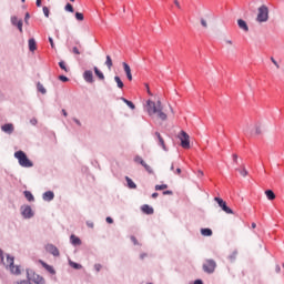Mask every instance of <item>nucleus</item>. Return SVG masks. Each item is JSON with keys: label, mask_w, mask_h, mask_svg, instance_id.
I'll return each mask as SVG.
<instances>
[{"label": "nucleus", "mask_w": 284, "mask_h": 284, "mask_svg": "<svg viewBox=\"0 0 284 284\" xmlns=\"http://www.w3.org/2000/svg\"><path fill=\"white\" fill-rule=\"evenodd\" d=\"M145 110L152 119H159L160 121H168V111L163 108L161 100L156 102L152 100L146 101Z\"/></svg>", "instance_id": "nucleus-1"}, {"label": "nucleus", "mask_w": 284, "mask_h": 284, "mask_svg": "<svg viewBox=\"0 0 284 284\" xmlns=\"http://www.w3.org/2000/svg\"><path fill=\"white\" fill-rule=\"evenodd\" d=\"M257 23H267L270 21V9L267 6L263 4L257 9Z\"/></svg>", "instance_id": "nucleus-2"}, {"label": "nucleus", "mask_w": 284, "mask_h": 284, "mask_svg": "<svg viewBox=\"0 0 284 284\" xmlns=\"http://www.w3.org/2000/svg\"><path fill=\"white\" fill-rule=\"evenodd\" d=\"M14 156L18 159L21 168H32L34 165L32 163V161H30V159H28V155H26V152H23V151L16 152Z\"/></svg>", "instance_id": "nucleus-3"}, {"label": "nucleus", "mask_w": 284, "mask_h": 284, "mask_svg": "<svg viewBox=\"0 0 284 284\" xmlns=\"http://www.w3.org/2000/svg\"><path fill=\"white\" fill-rule=\"evenodd\" d=\"M179 139L181 141V145L184 150H190V134L185 131H181Z\"/></svg>", "instance_id": "nucleus-4"}, {"label": "nucleus", "mask_w": 284, "mask_h": 284, "mask_svg": "<svg viewBox=\"0 0 284 284\" xmlns=\"http://www.w3.org/2000/svg\"><path fill=\"white\" fill-rule=\"evenodd\" d=\"M214 270H216V262L214 260H206L203 264V271L206 274H214Z\"/></svg>", "instance_id": "nucleus-5"}, {"label": "nucleus", "mask_w": 284, "mask_h": 284, "mask_svg": "<svg viewBox=\"0 0 284 284\" xmlns=\"http://www.w3.org/2000/svg\"><path fill=\"white\" fill-rule=\"evenodd\" d=\"M214 201L217 202L219 206L225 212V214H234V211L227 206V202L221 197H214Z\"/></svg>", "instance_id": "nucleus-6"}, {"label": "nucleus", "mask_w": 284, "mask_h": 284, "mask_svg": "<svg viewBox=\"0 0 284 284\" xmlns=\"http://www.w3.org/2000/svg\"><path fill=\"white\" fill-rule=\"evenodd\" d=\"M7 267H9L12 274H21L19 266H14V258L7 256Z\"/></svg>", "instance_id": "nucleus-7"}, {"label": "nucleus", "mask_w": 284, "mask_h": 284, "mask_svg": "<svg viewBox=\"0 0 284 284\" xmlns=\"http://www.w3.org/2000/svg\"><path fill=\"white\" fill-rule=\"evenodd\" d=\"M154 135L158 139V143L162 148V150H164V152H168V146L165 145V140H163V135H161L160 132H155Z\"/></svg>", "instance_id": "nucleus-8"}, {"label": "nucleus", "mask_w": 284, "mask_h": 284, "mask_svg": "<svg viewBox=\"0 0 284 284\" xmlns=\"http://www.w3.org/2000/svg\"><path fill=\"white\" fill-rule=\"evenodd\" d=\"M11 23H12V26L18 27L19 32H23V20H19L18 17H12Z\"/></svg>", "instance_id": "nucleus-9"}, {"label": "nucleus", "mask_w": 284, "mask_h": 284, "mask_svg": "<svg viewBox=\"0 0 284 284\" xmlns=\"http://www.w3.org/2000/svg\"><path fill=\"white\" fill-rule=\"evenodd\" d=\"M83 79L87 83H94V74L90 70L84 71Z\"/></svg>", "instance_id": "nucleus-10"}, {"label": "nucleus", "mask_w": 284, "mask_h": 284, "mask_svg": "<svg viewBox=\"0 0 284 284\" xmlns=\"http://www.w3.org/2000/svg\"><path fill=\"white\" fill-rule=\"evenodd\" d=\"M30 281H33V283H36V284H45V278H43V276H41L39 274H34V273L30 277Z\"/></svg>", "instance_id": "nucleus-11"}, {"label": "nucleus", "mask_w": 284, "mask_h": 284, "mask_svg": "<svg viewBox=\"0 0 284 284\" xmlns=\"http://www.w3.org/2000/svg\"><path fill=\"white\" fill-rule=\"evenodd\" d=\"M45 251L49 252V254H52L53 256H59V248L52 244H48L45 246Z\"/></svg>", "instance_id": "nucleus-12"}, {"label": "nucleus", "mask_w": 284, "mask_h": 284, "mask_svg": "<svg viewBox=\"0 0 284 284\" xmlns=\"http://www.w3.org/2000/svg\"><path fill=\"white\" fill-rule=\"evenodd\" d=\"M22 216H24V219H32L33 213H32V207L30 206H24L22 209Z\"/></svg>", "instance_id": "nucleus-13"}, {"label": "nucleus", "mask_w": 284, "mask_h": 284, "mask_svg": "<svg viewBox=\"0 0 284 284\" xmlns=\"http://www.w3.org/2000/svg\"><path fill=\"white\" fill-rule=\"evenodd\" d=\"M122 65L124 68V72L126 74V79L129 81H132V69L130 68V64H128L126 62H123Z\"/></svg>", "instance_id": "nucleus-14"}, {"label": "nucleus", "mask_w": 284, "mask_h": 284, "mask_svg": "<svg viewBox=\"0 0 284 284\" xmlns=\"http://www.w3.org/2000/svg\"><path fill=\"white\" fill-rule=\"evenodd\" d=\"M77 45H78V47H73V48H72L73 54H77V55L83 54V44L78 41V42H77Z\"/></svg>", "instance_id": "nucleus-15"}, {"label": "nucleus", "mask_w": 284, "mask_h": 284, "mask_svg": "<svg viewBox=\"0 0 284 284\" xmlns=\"http://www.w3.org/2000/svg\"><path fill=\"white\" fill-rule=\"evenodd\" d=\"M2 132H6L7 134H12L14 132V125L11 123L4 124L1 126Z\"/></svg>", "instance_id": "nucleus-16"}, {"label": "nucleus", "mask_w": 284, "mask_h": 284, "mask_svg": "<svg viewBox=\"0 0 284 284\" xmlns=\"http://www.w3.org/2000/svg\"><path fill=\"white\" fill-rule=\"evenodd\" d=\"M39 263H41L42 267L49 272V274H55L54 267L49 265L48 263L43 262V260H39Z\"/></svg>", "instance_id": "nucleus-17"}, {"label": "nucleus", "mask_w": 284, "mask_h": 284, "mask_svg": "<svg viewBox=\"0 0 284 284\" xmlns=\"http://www.w3.org/2000/svg\"><path fill=\"white\" fill-rule=\"evenodd\" d=\"M237 24L241 30H244V32H250V27H247V22H245V20L239 19Z\"/></svg>", "instance_id": "nucleus-18"}, {"label": "nucleus", "mask_w": 284, "mask_h": 284, "mask_svg": "<svg viewBox=\"0 0 284 284\" xmlns=\"http://www.w3.org/2000/svg\"><path fill=\"white\" fill-rule=\"evenodd\" d=\"M235 172H239L241 174V176H243V178H245V176H247V174H250L247 172V169L245 168V164H241L240 168H236Z\"/></svg>", "instance_id": "nucleus-19"}, {"label": "nucleus", "mask_w": 284, "mask_h": 284, "mask_svg": "<svg viewBox=\"0 0 284 284\" xmlns=\"http://www.w3.org/2000/svg\"><path fill=\"white\" fill-rule=\"evenodd\" d=\"M141 211L143 212V214H154V209L148 204L142 205Z\"/></svg>", "instance_id": "nucleus-20"}, {"label": "nucleus", "mask_w": 284, "mask_h": 284, "mask_svg": "<svg viewBox=\"0 0 284 284\" xmlns=\"http://www.w3.org/2000/svg\"><path fill=\"white\" fill-rule=\"evenodd\" d=\"M28 44L30 52L37 51V40L34 38L29 39Z\"/></svg>", "instance_id": "nucleus-21"}, {"label": "nucleus", "mask_w": 284, "mask_h": 284, "mask_svg": "<svg viewBox=\"0 0 284 284\" xmlns=\"http://www.w3.org/2000/svg\"><path fill=\"white\" fill-rule=\"evenodd\" d=\"M93 70H94L95 77H98L100 81H105V75L103 74V72H101V70H99L98 67H94Z\"/></svg>", "instance_id": "nucleus-22"}, {"label": "nucleus", "mask_w": 284, "mask_h": 284, "mask_svg": "<svg viewBox=\"0 0 284 284\" xmlns=\"http://www.w3.org/2000/svg\"><path fill=\"white\" fill-rule=\"evenodd\" d=\"M54 199V193L52 191H47L43 193V201H52Z\"/></svg>", "instance_id": "nucleus-23"}, {"label": "nucleus", "mask_w": 284, "mask_h": 284, "mask_svg": "<svg viewBox=\"0 0 284 284\" xmlns=\"http://www.w3.org/2000/svg\"><path fill=\"white\" fill-rule=\"evenodd\" d=\"M125 181L128 183V187H130V190H136V184L134 183V181H132V179H130L129 176L125 178Z\"/></svg>", "instance_id": "nucleus-24"}, {"label": "nucleus", "mask_w": 284, "mask_h": 284, "mask_svg": "<svg viewBox=\"0 0 284 284\" xmlns=\"http://www.w3.org/2000/svg\"><path fill=\"white\" fill-rule=\"evenodd\" d=\"M265 195L268 199V201H274V199H276V194H274V191L272 190L265 191Z\"/></svg>", "instance_id": "nucleus-25"}, {"label": "nucleus", "mask_w": 284, "mask_h": 284, "mask_svg": "<svg viewBox=\"0 0 284 284\" xmlns=\"http://www.w3.org/2000/svg\"><path fill=\"white\" fill-rule=\"evenodd\" d=\"M70 241H71L72 245H81V239H79L75 235H71Z\"/></svg>", "instance_id": "nucleus-26"}, {"label": "nucleus", "mask_w": 284, "mask_h": 284, "mask_svg": "<svg viewBox=\"0 0 284 284\" xmlns=\"http://www.w3.org/2000/svg\"><path fill=\"white\" fill-rule=\"evenodd\" d=\"M141 165L144 166V169L146 170V172H149V174L154 173V171L152 170V166H150L148 163H145V161H141Z\"/></svg>", "instance_id": "nucleus-27"}, {"label": "nucleus", "mask_w": 284, "mask_h": 284, "mask_svg": "<svg viewBox=\"0 0 284 284\" xmlns=\"http://www.w3.org/2000/svg\"><path fill=\"white\" fill-rule=\"evenodd\" d=\"M123 103H125L131 110H134L136 106L134 103L125 98H122Z\"/></svg>", "instance_id": "nucleus-28"}, {"label": "nucleus", "mask_w": 284, "mask_h": 284, "mask_svg": "<svg viewBox=\"0 0 284 284\" xmlns=\"http://www.w3.org/2000/svg\"><path fill=\"white\" fill-rule=\"evenodd\" d=\"M201 234L202 236H212V229H202Z\"/></svg>", "instance_id": "nucleus-29"}, {"label": "nucleus", "mask_w": 284, "mask_h": 284, "mask_svg": "<svg viewBox=\"0 0 284 284\" xmlns=\"http://www.w3.org/2000/svg\"><path fill=\"white\" fill-rule=\"evenodd\" d=\"M105 65L108 70H112L113 63H112V58L110 55H106Z\"/></svg>", "instance_id": "nucleus-30"}, {"label": "nucleus", "mask_w": 284, "mask_h": 284, "mask_svg": "<svg viewBox=\"0 0 284 284\" xmlns=\"http://www.w3.org/2000/svg\"><path fill=\"white\" fill-rule=\"evenodd\" d=\"M24 196L27 201H34V195H32V192L30 191H24Z\"/></svg>", "instance_id": "nucleus-31"}, {"label": "nucleus", "mask_w": 284, "mask_h": 284, "mask_svg": "<svg viewBox=\"0 0 284 284\" xmlns=\"http://www.w3.org/2000/svg\"><path fill=\"white\" fill-rule=\"evenodd\" d=\"M114 81L118 84V88L123 89V81H121V78L119 75L114 77Z\"/></svg>", "instance_id": "nucleus-32"}, {"label": "nucleus", "mask_w": 284, "mask_h": 284, "mask_svg": "<svg viewBox=\"0 0 284 284\" xmlns=\"http://www.w3.org/2000/svg\"><path fill=\"white\" fill-rule=\"evenodd\" d=\"M69 264L73 267V270H81L83 267V266H81V264H78L72 261H70Z\"/></svg>", "instance_id": "nucleus-33"}, {"label": "nucleus", "mask_w": 284, "mask_h": 284, "mask_svg": "<svg viewBox=\"0 0 284 284\" xmlns=\"http://www.w3.org/2000/svg\"><path fill=\"white\" fill-rule=\"evenodd\" d=\"M65 12H74V7L72 4L67 3L64 7Z\"/></svg>", "instance_id": "nucleus-34"}, {"label": "nucleus", "mask_w": 284, "mask_h": 284, "mask_svg": "<svg viewBox=\"0 0 284 284\" xmlns=\"http://www.w3.org/2000/svg\"><path fill=\"white\" fill-rule=\"evenodd\" d=\"M42 12L47 19L50 17V9L48 7H43Z\"/></svg>", "instance_id": "nucleus-35"}, {"label": "nucleus", "mask_w": 284, "mask_h": 284, "mask_svg": "<svg viewBox=\"0 0 284 284\" xmlns=\"http://www.w3.org/2000/svg\"><path fill=\"white\" fill-rule=\"evenodd\" d=\"M155 190L156 191H161V190H168V184H161V185H155Z\"/></svg>", "instance_id": "nucleus-36"}, {"label": "nucleus", "mask_w": 284, "mask_h": 284, "mask_svg": "<svg viewBox=\"0 0 284 284\" xmlns=\"http://www.w3.org/2000/svg\"><path fill=\"white\" fill-rule=\"evenodd\" d=\"M75 19H77L78 21H83V19H84L83 13H81V12H75Z\"/></svg>", "instance_id": "nucleus-37"}, {"label": "nucleus", "mask_w": 284, "mask_h": 284, "mask_svg": "<svg viewBox=\"0 0 284 284\" xmlns=\"http://www.w3.org/2000/svg\"><path fill=\"white\" fill-rule=\"evenodd\" d=\"M271 61H272V63L275 65V68L277 69V70H281V64H278V62L276 61V59H274L273 57L271 58Z\"/></svg>", "instance_id": "nucleus-38"}, {"label": "nucleus", "mask_w": 284, "mask_h": 284, "mask_svg": "<svg viewBox=\"0 0 284 284\" xmlns=\"http://www.w3.org/2000/svg\"><path fill=\"white\" fill-rule=\"evenodd\" d=\"M59 65H60L61 70H64V72H69L68 68L65 67V62L60 61Z\"/></svg>", "instance_id": "nucleus-39"}, {"label": "nucleus", "mask_w": 284, "mask_h": 284, "mask_svg": "<svg viewBox=\"0 0 284 284\" xmlns=\"http://www.w3.org/2000/svg\"><path fill=\"white\" fill-rule=\"evenodd\" d=\"M232 159H233V163H235V165H239V154L234 153L232 155Z\"/></svg>", "instance_id": "nucleus-40"}, {"label": "nucleus", "mask_w": 284, "mask_h": 284, "mask_svg": "<svg viewBox=\"0 0 284 284\" xmlns=\"http://www.w3.org/2000/svg\"><path fill=\"white\" fill-rule=\"evenodd\" d=\"M38 90H39V92H41L42 94H45V88L43 87V84L39 83V84H38Z\"/></svg>", "instance_id": "nucleus-41"}, {"label": "nucleus", "mask_w": 284, "mask_h": 284, "mask_svg": "<svg viewBox=\"0 0 284 284\" xmlns=\"http://www.w3.org/2000/svg\"><path fill=\"white\" fill-rule=\"evenodd\" d=\"M263 130L261 129L260 125L255 126V134H262Z\"/></svg>", "instance_id": "nucleus-42"}, {"label": "nucleus", "mask_w": 284, "mask_h": 284, "mask_svg": "<svg viewBox=\"0 0 284 284\" xmlns=\"http://www.w3.org/2000/svg\"><path fill=\"white\" fill-rule=\"evenodd\" d=\"M59 80L62 81L63 83H67V81H69L68 77L65 75H60Z\"/></svg>", "instance_id": "nucleus-43"}, {"label": "nucleus", "mask_w": 284, "mask_h": 284, "mask_svg": "<svg viewBox=\"0 0 284 284\" xmlns=\"http://www.w3.org/2000/svg\"><path fill=\"white\" fill-rule=\"evenodd\" d=\"M201 26H203L204 28H207V20H205L204 18H201Z\"/></svg>", "instance_id": "nucleus-44"}, {"label": "nucleus", "mask_w": 284, "mask_h": 284, "mask_svg": "<svg viewBox=\"0 0 284 284\" xmlns=\"http://www.w3.org/2000/svg\"><path fill=\"white\" fill-rule=\"evenodd\" d=\"M103 266L101 265V264H95L94 265V270L97 271V272H101V268H102Z\"/></svg>", "instance_id": "nucleus-45"}, {"label": "nucleus", "mask_w": 284, "mask_h": 284, "mask_svg": "<svg viewBox=\"0 0 284 284\" xmlns=\"http://www.w3.org/2000/svg\"><path fill=\"white\" fill-rule=\"evenodd\" d=\"M134 161H135V163H140V165H141V161H143V158L138 155L134 158Z\"/></svg>", "instance_id": "nucleus-46"}, {"label": "nucleus", "mask_w": 284, "mask_h": 284, "mask_svg": "<svg viewBox=\"0 0 284 284\" xmlns=\"http://www.w3.org/2000/svg\"><path fill=\"white\" fill-rule=\"evenodd\" d=\"M275 272L276 274H281V265H275Z\"/></svg>", "instance_id": "nucleus-47"}, {"label": "nucleus", "mask_w": 284, "mask_h": 284, "mask_svg": "<svg viewBox=\"0 0 284 284\" xmlns=\"http://www.w3.org/2000/svg\"><path fill=\"white\" fill-rule=\"evenodd\" d=\"M49 43H50L51 48L54 49V40L52 38H49Z\"/></svg>", "instance_id": "nucleus-48"}, {"label": "nucleus", "mask_w": 284, "mask_h": 284, "mask_svg": "<svg viewBox=\"0 0 284 284\" xmlns=\"http://www.w3.org/2000/svg\"><path fill=\"white\" fill-rule=\"evenodd\" d=\"M174 4L176 6V8H178L179 10H181V3L179 2V0H174Z\"/></svg>", "instance_id": "nucleus-49"}, {"label": "nucleus", "mask_w": 284, "mask_h": 284, "mask_svg": "<svg viewBox=\"0 0 284 284\" xmlns=\"http://www.w3.org/2000/svg\"><path fill=\"white\" fill-rule=\"evenodd\" d=\"M87 225H88V227H91V229H92V227H94V222H90V221H89V222H87Z\"/></svg>", "instance_id": "nucleus-50"}, {"label": "nucleus", "mask_w": 284, "mask_h": 284, "mask_svg": "<svg viewBox=\"0 0 284 284\" xmlns=\"http://www.w3.org/2000/svg\"><path fill=\"white\" fill-rule=\"evenodd\" d=\"M131 241L134 243V245L139 244V242L136 241V237H134V236H131Z\"/></svg>", "instance_id": "nucleus-51"}, {"label": "nucleus", "mask_w": 284, "mask_h": 284, "mask_svg": "<svg viewBox=\"0 0 284 284\" xmlns=\"http://www.w3.org/2000/svg\"><path fill=\"white\" fill-rule=\"evenodd\" d=\"M106 223L112 224V223H114V220H112V217H106Z\"/></svg>", "instance_id": "nucleus-52"}, {"label": "nucleus", "mask_w": 284, "mask_h": 284, "mask_svg": "<svg viewBox=\"0 0 284 284\" xmlns=\"http://www.w3.org/2000/svg\"><path fill=\"white\" fill-rule=\"evenodd\" d=\"M163 195L166 196V195H172V191H164L163 192Z\"/></svg>", "instance_id": "nucleus-53"}, {"label": "nucleus", "mask_w": 284, "mask_h": 284, "mask_svg": "<svg viewBox=\"0 0 284 284\" xmlns=\"http://www.w3.org/2000/svg\"><path fill=\"white\" fill-rule=\"evenodd\" d=\"M146 92L148 94H150V97H152V91H150V85L146 84Z\"/></svg>", "instance_id": "nucleus-54"}, {"label": "nucleus", "mask_w": 284, "mask_h": 284, "mask_svg": "<svg viewBox=\"0 0 284 284\" xmlns=\"http://www.w3.org/2000/svg\"><path fill=\"white\" fill-rule=\"evenodd\" d=\"M2 261H3V251L0 250V263H2Z\"/></svg>", "instance_id": "nucleus-55"}, {"label": "nucleus", "mask_w": 284, "mask_h": 284, "mask_svg": "<svg viewBox=\"0 0 284 284\" xmlns=\"http://www.w3.org/2000/svg\"><path fill=\"white\" fill-rule=\"evenodd\" d=\"M36 6H37L38 8H41V0H37V1H36Z\"/></svg>", "instance_id": "nucleus-56"}, {"label": "nucleus", "mask_w": 284, "mask_h": 284, "mask_svg": "<svg viewBox=\"0 0 284 284\" xmlns=\"http://www.w3.org/2000/svg\"><path fill=\"white\" fill-rule=\"evenodd\" d=\"M62 114L63 116H68V111H65V109H62Z\"/></svg>", "instance_id": "nucleus-57"}, {"label": "nucleus", "mask_w": 284, "mask_h": 284, "mask_svg": "<svg viewBox=\"0 0 284 284\" xmlns=\"http://www.w3.org/2000/svg\"><path fill=\"white\" fill-rule=\"evenodd\" d=\"M159 197V193H153L152 194V199H158Z\"/></svg>", "instance_id": "nucleus-58"}, {"label": "nucleus", "mask_w": 284, "mask_h": 284, "mask_svg": "<svg viewBox=\"0 0 284 284\" xmlns=\"http://www.w3.org/2000/svg\"><path fill=\"white\" fill-rule=\"evenodd\" d=\"M32 125H37V119L31 120Z\"/></svg>", "instance_id": "nucleus-59"}, {"label": "nucleus", "mask_w": 284, "mask_h": 284, "mask_svg": "<svg viewBox=\"0 0 284 284\" xmlns=\"http://www.w3.org/2000/svg\"><path fill=\"white\" fill-rule=\"evenodd\" d=\"M251 227H252L253 230H255L256 223L253 222V223L251 224Z\"/></svg>", "instance_id": "nucleus-60"}, {"label": "nucleus", "mask_w": 284, "mask_h": 284, "mask_svg": "<svg viewBox=\"0 0 284 284\" xmlns=\"http://www.w3.org/2000/svg\"><path fill=\"white\" fill-rule=\"evenodd\" d=\"M229 45H232V40H226L225 41Z\"/></svg>", "instance_id": "nucleus-61"}, {"label": "nucleus", "mask_w": 284, "mask_h": 284, "mask_svg": "<svg viewBox=\"0 0 284 284\" xmlns=\"http://www.w3.org/2000/svg\"><path fill=\"white\" fill-rule=\"evenodd\" d=\"M145 256H148V254H145V253L140 255L141 258H144Z\"/></svg>", "instance_id": "nucleus-62"}, {"label": "nucleus", "mask_w": 284, "mask_h": 284, "mask_svg": "<svg viewBox=\"0 0 284 284\" xmlns=\"http://www.w3.org/2000/svg\"><path fill=\"white\" fill-rule=\"evenodd\" d=\"M176 174H181V169H176Z\"/></svg>", "instance_id": "nucleus-63"}, {"label": "nucleus", "mask_w": 284, "mask_h": 284, "mask_svg": "<svg viewBox=\"0 0 284 284\" xmlns=\"http://www.w3.org/2000/svg\"><path fill=\"white\" fill-rule=\"evenodd\" d=\"M199 175H200V176H203V171H199Z\"/></svg>", "instance_id": "nucleus-64"}]
</instances>
